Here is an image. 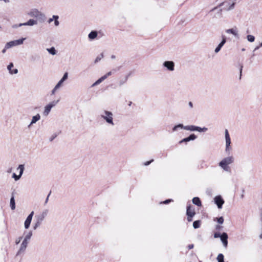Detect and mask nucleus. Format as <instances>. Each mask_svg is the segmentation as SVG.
Here are the masks:
<instances>
[{
  "mask_svg": "<svg viewBox=\"0 0 262 262\" xmlns=\"http://www.w3.org/2000/svg\"><path fill=\"white\" fill-rule=\"evenodd\" d=\"M32 231H25L23 233V238L21 244H20L19 249L18 251L17 254H20L22 252H24L27 246L28 245L31 239V238L32 236Z\"/></svg>",
  "mask_w": 262,
  "mask_h": 262,
  "instance_id": "obj_1",
  "label": "nucleus"
},
{
  "mask_svg": "<svg viewBox=\"0 0 262 262\" xmlns=\"http://www.w3.org/2000/svg\"><path fill=\"white\" fill-rule=\"evenodd\" d=\"M234 161V158L232 156L223 158L219 163V166L225 171H230L229 165L232 164Z\"/></svg>",
  "mask_w": 262,
  "mask_h": 262,
  "instance_id": "obj_2",
  "label": "nucleus"
},
{
  "mask_svg": "<svg viewBox=\"0 0 262 262\" xmlns=\"http://www.w3.org/2000/svg\"><path fill=\"white\" fill-rule=\"evenodd\" d=\"M27 15L30 17L35 18L39 23H43L46 19L45 14L36 8L30 10Z\"/></svg>",
  "mask_w": 262,
  "mask_h": 262,
  "instance_id": "obj_3",
  "label": "nucleus"
},
{
  "mask_svg": "<svg viewBox=\"0 0 262 262\" xmlns=\"http://www.w3.org/2000/svg\"><path fill=\"white\" fill-rule=\"evenodd\" d=\"M100 117L109 125L112 126L115 125L114 114L112 112L107 110H103L100 113Z\"/></svg>",
  "mask_w": 262,
  "mask_h": 262,
  "instance_id": "obj_4",
  "label": "nucleus"
},
{
  "mask_svg": "<svg viewBox=\"0 0 262 262\" xmlns=\"http://www.w3.org/2000/svg\"><path fill=\"white\" fill-rule=\"evenodd\" d=\"M225 151L227 154H230L232 147L231 146V141L228 129L225 130Z\"/></svg>",
  "mask_w": 262,
  "mask_h": 262,
  "instance_id": "obj_5",
  "label": "nucleus"
},
{
  "mask_svg": "<svg viewBox=\"0 0 262 262\" xmlns=\"http://www.w3.org/2000/svg\"><path fill=\"white\" fill-rule=\"evenodd\" d=\"M59 100H54L46 105L44 107L43 111L42 112L43 116H48V115L50 114L51 112V109L55 107L57 104Z\"/></svg>",
  "mask_w": 262,
  "mask_h": 262,
  "instance_id": "obj_6",
  "label": "nucleus"
},
{
  "mask_svg": "<svg viewBox=\"0 0 262 262\" xmlns=\"http://www.w3.org/2000/svg\"><path fill=\"white\" fill-rule=\"evenodd\" d=\"M26 38H21L17 40H14L7 42L6 44V48L9 49L14 46H17L23 44Z\"/></svg>",
  "mask_w": 262,
  "mask_h": 262,
  "instance_id": "obj_7",
  "label": "nucleus"
},
{
  "mask_svg": "<svg viewBox=\"0 0 262 262\" xmlns=\"http://www.w3.org/2000/svg\"><path fill=\"white\" fill-rule=\"evenodd\" d=\"M195 212L194 209L189 206L187 207L186 214L187 215V220L188 222H191L193 216L195 215Z\"/></svg>",
  "mask_w": 262,
  "mask_h": 262,
  "instance_id": "obj_8",
  "label": "nucleus"
},
{
  "mask_svg": "<svg viewBox=\"0 0 262 262\" xmlns=\"http://www.w3.org/2000/svg\"><path fill=\"white\" fill-rule=\"evenodd\" d=\"M174 63L172 61H165L163 63V66L170 72L174 70Z\"/></svg>",
  "mask_w": 262,
  "mask_h": 262,
  "instance_id": "obj_9",
  "label": "nucleus"
},
{
  "mask_svg": "<svg viewBox=\"0 0 262 262\" xmlns=\"http://www.w3.org/2000/svg\"><path fill=\"white\" fill-rule=\"evenodd\" d=\"M33 215H34V211H32L29 214V215L27 216V219H26L25 223H24V227H25V229H29V228L30 226L33 216Z\"/></svg>",
  "mask_w": 262,
  "mask_h": 262,
  "instance_id": "obj_10",
  "label": "nucleus"
},
{
  "mask_svg": "<svg viewBox=\"0 0 262 262\" xmlns=\"http://www.w3.org/2000/svg\"><path fill=\"white\" fill-rule=\"evenodd\" d=\"M214 203L216 204L217 206V207L219 209H221L222 208V206L223 204L224 203V201L222 199V196L221 195H217L214 198Z\"/></svg>",
  "mask_w": 262,
  "mask_h": 262,
  "instance_id": "obj_11",
  "label": "nucleus"
},
{
  "mask_svg": "<svg viewBox=\"0 0 262 262\" xmlns=\"http://www.w3.org/2000/svg\"><path fill=\"white\" fill-rule=\"evenodd\" d=\"M18 169L19 170V175H16L15 173H14L12 175L13 178L15 179V181L18 180L21 176H22L24 170V165H19L18 167Z\"/></svg>",
  "mask_w": 262,
  "mask_h": 262,
  "instance_id": "obj_12",
  "label": "nucleus"
},
{
  "mask_svg": "<svg viewBox=\"0 0 262 262\" xmlns=\"http://www.w3.org/2000/svg\"><path fill=\"white\" fill-rule=\"evenodd\" d=\"M63 81L60 80L58 83L56 84V85L54 86V88L53 89V90L51 91V95H54L57 91L63 86Z\"/></svg>",
  "mask_w": 262,
  "mask_h": 262,
  "instance_id": "obj_13",
  "label": "nucleus"
},
{
  "mask_svg": "<svg viewBox=\"0 0 262 262\" xmlns=\"http://www.w3.org/2000/svg\"><path fill=\"white\" fill-rule=\"evenodd\" d=\"M226 37L224 36H222V40L215 49L214 52L215 53H217L218 52H219L221 50V48H222V47L226 43Z\"/></svg>",
  "mask_w": 262,
  "mask_h": 262,
  "instance_id": "obj_14",
  "label": "nucleus"
},
{
  "mask_svg": "<svg viewBox=\"0 0 262 262\" xmlns=\"http://www.w3.org/2000/svg\"><path fill=\"white\" fill-rule=\"evenodd\" d=\"M48 213V210L46 209L42 211L39 214L36 215L35 217V219H38L42 222L47 216Z\"/></svg>",
  "mask_w": 262,
  "mask_h": 262,
  "instance_id": "obj_15",
  "label": "nucleus"
},
{
  "mask_svg": "<svg viewBox=\"0 0 262 262\" xmlns=\"http://www.w3.org/2000/svg\"><path fill=\"white\" fill-rule=\"evenodd\" d=\"M228 235L226 233H223L222 234H221V240L224 245V246L226 248L228 245Z\"/></svg>",
  "mask_w": 262,
  "mask_h": 262,
  "instance_id": "obj_16",
  "label": "nucleus"
},
{
  "mask_svg": "<svg viewBox=\"0 0 262 262\" xmlns=\"http://www.w3.org/2000/svg\"><path fill=\"white\" fill-rule=\"evenodd\" d=\"M14 66L13 63H10L7 66V69L10 74H16L18 73V70L17 69H13Z\"/></svg>",
  "mask_w": 262,
  "mask_h": 262,
  "instance_id": "obj_17",
  "label": "nucleus"
},
{
  "mask_svg": "<svg viewBox=\"0 0 262 262\" xmlns=\"http://www.w3.org/2000/svg\"><path fill=\"white\" fill-rule=\"evenodd\" d=\"M39 21L37 19H30L27 22L24 23V26H33L37 25Z\"/></svg>",
  "mask_w": 262,
  "mask_h": 262,
  "instance_id": "obj_18",
  "label": "nucleus"
},
{
  "mask_svg": "<svg viewBox=\"0 0 262 262\" xmlns=\"http://www.w3.org/2000/svg\"><path fill=\"white\" fill-rule=\"evenodd\" d=\"M40 119V116L39 114H37L36 115L34 116L32 118L31 121L28 127H29L31 125L35 123L37 121H39Z\"/></svg>",
  "mask_w": 262,
  "mask_h": 262,
  "instance_id": "obj_19",
  "label": "nucleus"
},
{
  "mask_svg": "<svg viewBox=\"0 0 262 262\" xmlns=\"http://www.w3.org/2000/svg\"><path fill=\"white\" fill-rule=\"evenodd\" d=\"M42 221L39 220L38 219H35V221L33 224V229L35 230H36L38 227L40 226V225L42 224Z\"/></svg>",
  "mask_w": 262,
  "mask_h": 262,
  "instance_id": "obj_20",
  "label": "nucleus"
},
{
  "mask_svg": "<svg viewBox=\"0 0 262 262\" xmlns=\"http://www.w3.org/2000/svg\"><path fill=\"white\" fill-rule=\"evenodd\" d=\"M227 4V5H229V8L228 10L232 9L234 8V2L232 1H230L229 2H223L221 5L222 6H226V4Z\"/></svg>",
  "mask_w": 262,
  "mask_h": 262,
  "instance_id": "obj_21",
  "label": "nucleus"
},
{
  "mask_svg": "<svg viewBox=\"0 0 262 262\" xmlns=\"http://www.w3.org/2000/svg\"><path fill=\"white\" fill-rule=\"evenodd\" d=\"M226 32L228 34H232L235 37L238 36V32L236 28L227 29L226 30Z\"/></svg>",
  "mask_w": 262,
  "mask_h": 262,
  "instance_id": "obj_22",
  "label": "nucleus"
},
{
  "mask_svg": "<svg viewBox=\"0 0 262 262\" xmlns=\"http://www.w3.org/2000/svg\"><path fill=\"white\" fill-rule=\"evenodd\" d=\"M98 35V33L96 31H91L88 35V37L91 40L95 39Z\"/></svg>",
  "mask_w": 262,
  "mask_h": 262,
  "instance_id": "obj_23",
  "label": "nucleus"
},
{
  "mask_svg": "<svg viewBox=\"0 0 262 262\" xmlns=\"http://www.w3.org/2000/svg\"><path fill=\"white\" fill-rule=\"evenodd\" d=\"M196 126L190 125L184 126V129L186 130H189L191 132L196 131Z\"/></svg>",
  "mask_w": 262,
  "mask_h": 262,
  "instance_id": "obj_24",
  "label": "nucleus"
},
{
  "mask_svg": "<svg viewBox=\"0 0 262 262\" xmlns=\"http://www.w3.org/2000/svg\"><path fill=\"white\" fill-rule=\"evenodd\" d=\"M192 203L199 207L202 205L201 201L198 197L193 198L192 199Z\"/></svg>",
  "mask_w": 262,
  "mask_h": 262,
  "instance_id": "obj_25",
  "label": "nucleus"
},
{
  "mask_svg": "<svg viewBox=\"0 0 262 262\" xmlns=\"http://www.w3.org/2000/svg\"><path fill=\"white\" fill-rule=\"evenodd\" d=\"M105 79V76H102L99 79H98L97 81H96L92 85V86L94 87L95 86H96L98 84H99L100 83H101L103 81H104Z\"/></svg>",
  "mask_w": 262,
  "mask_h": 262,
  "instance_id": "obj_26",
  "label": "nucleus"
},
{
  "mask_svg": "<svg viewBox=\"0 0 262 262\" xmlns=\"http://www.w3.org/2000/svg\"><path fill=\"white\" fill-rule=\"evenodd\" d=\"M178 129H184V126L182 124H179L177 125H175L172 128V131L173 132H176L178 130Z\"/></svg>",
  "mask_w": 262,
  "mask_h": 262,
  "instance_id": "obj_27",
  "label": "nucleus"
},
{
  "mask_svg": "<svg viewBox=\"0 0 262 262\" xmlns=\"http://www.w3.org/2000/svg\"><path fill=\"white\" fill-rule=\"evenodd\" d=\"M10 205L12 210H14L15 209V203L13 196H12L10 199Z\"/></svg>",
  "mask_w": 262,
  "mask_h": 262,
  "instance_id": "obj_28",
  "label": "nucleus"
},
{
  "mask_svg": "<svg viewBox=\"0 0 262 262\" xmlns=\"http://www.w3.org/2000/svg\"><path fill=\"white\" fill-rule=\"evenodd\" d=\"M53 18H54V25L55 27H58L59 25V21H58L59 16L53 15Z\"/></svg>",
  "mask_w": 262,
  "mask_h": 262,
  "instance_id": "obj_29",
  "label": "nucleus"
},
{
  "mask_svg": "<svg viewBox=\"0 0 262 262\" xmlns=\"http://www.w3.org/2000/svg\"><path fill=\"white\" fill-rule=\"evenodd\" d=\"M208 130V128L207 127H201L200 126H196V131L202 133V132H206Z\"/></svg>",
  "mask_w": 262,
  "mask_h": 262,
  "instance_id": "obj_30",
  "label": "nucleus"
},
{
  "mask_svg": "<svg viewBox=\"0 0 262 262\" xmlns=\"http://www.w3.org/2000/svg\"><path fill=\"white\" fill-rule=\"evenodd\" d=\"M47 50L48 52L52 55L56 54L57 52L54 47H52L50 49H47Z\"/></svg>",
  "mask_w": 262,
  "mask_h": 262,
  "instance_id": "obj_31",
  "label": "nucleus"
},
{
  "mask_svg": "<svg viewBox=\"0 0 262 262\" xmlns=\"http://www.w3.org/2000/svg\"><path fill=\"white\" fill-rule=\"evenodd\" d=\"M200 221H195L193 223V227L194 229L199 228L200 227Z\"/></svg>",
  "mask_w": 262,
  "mask_h": 262,
  "instance_id": "obj_32",
  "label": "nucleus"
},
{
  "mask_svg": "<svg viewBox=\"0 0 262 262\" xmlns=\"http://www.w3.org/2000/svg\"><path fill=\"white\" fill-rule=\"evenodd\" d=\"M224 255L223 254H219L218 255H217V262H224Z\"/></svg>",
  "mask_w": 262,
  "mask_h": 262,
  "instance_id": "obj_33",
  "label": "nucleus"
},
{
  "mask_svg": "<svg viewBox=\"0 0 262 262\" xmlns=\"http://www.w3.org/2000/svg\"><path fill=\"white\" fill-rule=\"evenodd\" d=\"M247 40L250 42H253L255 40V37L252 35H247Z\"/></svg>",
  "mask_w": 262,
  "mask_h": 262,
  "instance_id": "obj_34",
  "label": "nucleus"
},
{
  "mask_svg": "<svg viewBox=\"0 0 262 262\" xmlns=\"http://www.w3.org/2000/svg\"><path fill=\"white\" fill-rule=\"evenodd\" d=\"M196 136L194 134H191L189 137H187L188 141H193L196 139Z\"/></svg>",
  "mask_w": 262,
  "mask_h": 262,
  "instance_id": "obj_35",
  "label": "nucleus"
},
{
  "mask_svg": "<svg viewBox=\"0 0 262 262\" xmlns=\"http://www.w3.org/2000/svg\"><path fill=\"white\" fill-rule=\"evenodd\" d=\"M68 73L66 72V73H64V74H63L62 77L61 78V79L60 80L64 82L66 80H67L68 79Z\"/></svg>",
  "mask_w": 262,
  "mask_h": 262,
  "instance_id": "obj_36",
  "label": "nucleus"
},
{
  "mask_svg": "<svg viewBox=\"0 0 262 262\" xmlns=\"http://www.w3.org/2000/svg\"><path fill=\"white\" fill-rule=\"evenodd\" d=\"M24 25H23V23H20L19 24H15V25H13L12 27V28L13 29H16V28H17L18 27H21V26H23Z\"/></svg>",
  "mask_w": 262,
  "mask_h": 262,
  "instance_id": "obj_37",
  "label": "nucleus"
},
{
  "mask_svg": "<svg viewBox=\"0 0 262 262\" xmlns=\"http://www.w3.org/2000/svg\"><path fill=\"white\" fill-rule=\"evenodd\" d=\"M103 57V55L102 54H100L98 56H97L95 59V62H98Z\"/></svg>",
  "mask_w": 262,
  "mask_h": 262,
  "instance_id": "obj_38",
  "label": "nucleus"
},
{
  "mask_svg": "<svg viewBox=\"0 0 262 262\" xmlns=\"http://www.w3.org/2000/svg\"><path fill=\"white\" fill-rule=\"evenodd\" d=\"M23 235L22 236L19 237L17 238H16L15 240V244L16 245L18 244L20 242V241L23 239Z\"/></svg>",
  "mask_w": 262,
  "mask_h": 262,
  "instance_id": "obj_39",
  "label": "nucleus"
},
{
  "mask_svg": "<svg viewBox=\"0 0 262 262\" xmlns=\"http://www.w3.org/2000/svg\"><path fill=\"white\" fill-rule=\"evenodd\" d=\"M217 222L219 224H223V222H224V218L222 216L218 218L217 219Z\"/></svg>",
  "mask_w": 262,
  "mask_h": 262,
  "instance_id": "obj_40",
  "label": "nucleus"
},
{
  "mask_svg": "<svg viewBox=\"0 0 262 262\" xmlns=\"http://www.w3.org/2000/svg\"><path fill=\"white\" fill-rule=\"evenodd\" d=\"M221 234L220 233L216 232L214 234V238L221 237Z\"/></svg>",
  "mask_w": 262,
  "mask_h": 262,
  "instance_id": "obj_41",
  "label": "nucleus"
},
{
  "mask_svg": "<svg viewBox=\"0 0 262 262\" xmlns=\"http://www.w3.org/2000/svg\"><path fill=\"white\" fill-rule=\"evenodd\" d=\"M112 74V72H108L106 74L103 75V76H105V79L110 76H111Z\"/></svg>",
  "mask_w": 262,
  "mask_h": 262,
  "instance_id": "obj_42",
  "label": "nucleus"
},
{
  "mask_svg": "<svg viewBox=\"0 0 262 262\" xmlns=\"http://www.w3.org/2000/svg\"><path fill=\"white\" fill-rule=\"evenodd\" d=\"M153 161H154V160H153V159H152V160H150V161H147V162H145V163H144V165L145 166H147V165H149V164H150L152 162H153Z\"/></svg>",
  "mask_w": 262,
  "mask_h": 262,
  "instance_id": "obj_43",
  "label": "nucleus"
},
{
  "mask_svg": "<svg viewBox=\"0 0 262 262\" xmlns=\"http://www.w3.org/2000/svg\"><path fill=\"white\" fill-rule=\"evenodd\" d=\"M189 142L187 137L183 139V140H182L181 141H180V143H182V142Z\"/></svg>",
  "mask_w": 262,
  "mask_h": 262,
  "instance_id": "obj_44",
  "label": "nucleus"
},
{
  "mask_svg": "<svg viewBox=\"0 0 262 262\" xmlns=\"http://www.w3.org/2000/svg\"><path fill=\"white\" fill-rule=\"evenodd\" d=\"M54 20V18H53V15L52 16V17L51 18H50L48 20V23L49 24H50L51 23L53 20Z\"/></svg>",
  "mask_w": 262,
  "mask_h": 262,
  "instance_id": "obj_45",
  "label": "nucleus"
},
{
  "mask_svg": "<svg viewBox=\"0 0 262 262\" xmlns=\"http://www.w3.org/2000/svg\"><path fill=\"white\" fill-rule=\"evenodd\" d=\"M172 200H170V199L166 200H165V201L163 202V203L165 204H167L169 203V202H170Z\"/></svg>",
  "mask_w": 262,
  "mask_h": 262,
  "instance_id": "obj_46",
  "label": "nucleus"
},
{
  "mask_svg": "<svg viewBox=\"0 0 262 262\" xmlns=\"http://www.w3.org/2000/svg\"><path fill=\"white\" fill-rule=\"evenodd\" d=\"M50 194V193L48 194V195L47 196V198H46V200H45V205H46V204H47V203H48V202Z\"/></svg>",
  "mask_w": 262,
  "mask_h": 262,
  "instance_id": "obj_47",
  "label": "nucleus"
},
{
  "mask_svg": "<svg viewBox=\"0 0 262 262\" xmlns=\"http://www.w3.org/2000/svg\"><path fill=\"white\" fill-rule=\"evenodd\" d=\"M194 246L193 244H190V245H189L188 246V248L189 249H191L193 248Z\"/></svg>",
  "mask_w": 262,
  "mask_h": 262,
  "instance_id": "obj_48",
  "label": "nucleus"
},
{
  "mask_svg": "<svg viewBox=\"0 0 262 262\" xmlns=\"http://www.w3.org/2000/svg\"><path fill=\"white\" fill-rule=\"evenodd\" d=\"M0 1H3L6 4L10 3V0H0Z\"/></svg>",
  "mask_w": 262,
  "mask_h": 262,
  "instance_id": "obj_49",
  "label": "nucleus"
},
{
  "mask_svg": "<svg viewBox=\"0 0 262 262\" xmlns=\"http://www.w3.org/2000/svg\"><path fill=\"white\" fill-rule=\"evenodd\" d=\"M188 105L190 107H193V104L191 102H189V103H188Z\"/></svg>",
  "mask_w": 262,
  "mask_h": 262,
  "instance_id": "obj_50",
  "label": "nucleus"
},
{
  "mask_svg": "<svg viewBox=\"0 0 262 262\" xmlns=\"http://www.w3.org/2000/svg\"><path fill=\"white\" fill-rule=\"evenodd\" d=\"M7 49L6 48V46H5L4 49L2 50V53H5Z\"/></svg>",
  "mask_w": 262,
  "mask_h": 262,
  "instance_id": "obj_51",
  "label": "nucleus"
},
{
  "mask_svg": "<svg viewBox=\"0 0 262 262\" xmlns=\"http://www.w3.org/2000/svg\"><path fill=\"white\" fill-rule=\"evenodd\" d=\"M11 171H12V168H9V169L7 170V172H8V173H10V172H11Z\"/></svg>",
  "mask_w": 262,
  "mask_h": 262,
  "instance_id": "obj_52",
  "label": "nucleus"
},
{
  "mask_svg": "<svg viewBox=\"0 0 262 262\" xmlns=\"http://www.w3.org/2000/svg\"><path fill=\"white\" fill-rule=\"evenodd\" d=\"M260 47V46H257V47H256L254 49V51H256V50H258Z\"/></svg>",
  "mask_w": 262,
  "mask_h": 262,
  "instance_id": "obj_53",
  "label": "nucleus"
},
{
  "mask_svg": "<svg viewBox=\"0 0 262 262\" xmlns=\"http://www.w3.org/2000/svg\"><path fill=\"white\" fill-rule=\"evenodd\" d=\"M111 58H112V59H115V55H112L111 56Z\"/></svg>",
  "mask_w": 262,
  "mask_h": 262,
  "instance_id": "obj_54",
  "label": "nucleus"
},
{
  "mask_svg": "<svg viewBox=\"0 0 262 262\" xmlns=\"http://www.w3.org/2000/svg\"><path fill=\"white\" fill-rule=\"evenodd\" d=\"M242 68H243V67H242V66H241V69H240V73H242Z\"/></svg>",
  "mask_w": 262,
  "mask_h": 262,
  "instance_id": "obj_55",
  "label": "nucleus"
},
{
  "mask_svg": "<svg viewBox=\"0 0 262 262\" xmlns=\"http://www.w3.org/2000/svg\"><path fill=\"white\" fill-rule=\"evenodd\" d=\"M259 238L262 239V233L259 235Z\"/></svg>",
  "mask_w": 262,
  "mask_h": 262,
  "instance_id": "obj_56",
  "label": "nucleus"
},
{
  "mask_svg": "<svg viewBox=\"0 0 262 262\" xmlns=\"http://www.w3.org/2000/svg\"><path fill=\"white\" fill-rule=\"evenodd\" d=\"M132 102H129V104H128V105H129V106H130V105H131V104H132Z\"/></svg>",
  "mask_w": 262,
  "mask_h": 262,
  "instance_id": "obj_57",
  "label": "nucleus"
},
{
  "mask_svg": "<svg viewBox=\"0 0 262 262\" xmlns=\"http://www.w3.org/2000/svg\"><path fill=\"white\" fill-rule=\"evenodd\" d=\"M242 51H245V48H243V49H242Z\"/></svg>",
  "mask_w": 262,
  "mask_h": 262,
  "instance_id": "obj_58",
  "label": "nucleus"
},
{
  "mask_svg": "<svg viewBox=\"0 0 262 262\" xmlns=\"http://www.w3.org/2000/svg\"><path fill=\"white\" fill-rule=\"evenodd\" d=\"M220 228V226H217V227H216V229H219Z\"/></svg>",
  "mask_w": 262,
  "mask_h": 262,
  "instance_id": "obj_59",
  "label": "nucleus"
},
{
  "mask_svg": "<svg viewBox=\"0 0 262 262\" xmlns=\"http://www.w3.org/2000/svg\"><path fill=\"white\" fill-rule=\"evenodd\" d=\"M243 197H244V194H242V195H241V198H243Z\"/></svg>",
  "mask_w": 262,
  "mask_h": 262,
  "instance_id": "obj_60",
  "label": "nucleus"
},
{
  "mask_svg": "<svg viewBox=\"0 0 262 262\" xmlns=\"http://www.w3.org/2000/svg\"><path fill=\"white\" fill-rule=\"evenodd\" d=\"M260 47H262V42L260 44Z\"/></svg>",
  "mask_w": 262,
  "mask_h": 262,
  "instance_id": "obj_61",
  "label": "nucleus"
}]
</instances>
